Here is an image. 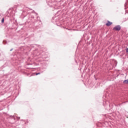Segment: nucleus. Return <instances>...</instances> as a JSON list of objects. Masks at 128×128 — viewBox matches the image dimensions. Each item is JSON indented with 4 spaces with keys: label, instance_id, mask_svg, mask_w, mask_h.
<instances>
[{
    "label": "nucleus",
    "instance_id": "7",
    "mask_svg": "<svg viewBox=\"0 0 128 128\" xmlns=\"http://www.w3.org/2000/svg\"><path fill=\"white\" fill-rule=\"evenodd\" d=\"M12 48L10 50V52H12Z\"/></svg>",
    "mask_w": 128,
    "mask_h": 128
},
{
    "label": "nucleus",
    "instance_id": "6",
    "mask_svg": "<svg viewBox=\"0 0 128 128\" xmlns=\"http://www.w3.org/2000/svg\"><path fill=\"white\" fill-rule=\"evenodd\" d=\"M126 52H128V48H126Z\"/></svg>",
    "mask_w": 128,
    "mask_h": 128
},
{
    "label": "nucleus",
    "instance_id": "1",
    "mask_svg": "<svg viewBox=\"0 0 128 128\" xmlns=\"http://www.w3.org/2000/svg\"><path fill=\"white\" fill-rule=\"evenodd\" d=\"M122 27H120V26L118 25L114 28L113 30H116L117 32H120V30H121Z\"/></svg>",
    "mask_w": 128,
    "mask_h": 128
},
{
    "label": "nucleus",
    "instance_id": "4",
    "mask_svg": "<svg viewBox=\"0 0 128 128\" xmlns=\"http://www.w3.org/2000/svg\"><path fill=\"white\" fill-rule=\"evenodd\" d=\"M4 19L3 18L2 20V23H4Z\"/></svg>",
    "mask_w": 128,
    "mask_h": 128
},
{
    "label": "nucleus",
    "instance_id": "5",
    "mask_svg": "<svg viewBox=\"0 0 128 128\" xmlns=\"http://www.w3.org/2000/svg\"><path fill=\"white\" fill-rule=\"evenodd\" d=\"M38 74H40V72H38L36 74V76H38Z\"/></svg>",
    "mask_w": 128,
    "mask_h": 128
},
{
    "label": "nucleus",
    "instance_id": "2",
    "mask_svg": "<svg viewBox=\"0 0 128 128\" xmlns=\"http://www.w3.org/2000/svg\"><path fill=\"white\" fill-rule=\"evenodd\" d=\"M112 22L110 21H108V22L106 24V26H112Z\"/></svg>",
    "mask_w": 128,
    "mask_h": 128
},
{
    "label": "nucleus",
    "instance_id": "3",
    "mask_svg": "<svg viewBox=\"0 0 128 128\" xmlns=\"http://www.w3.org/2000/svg\"><path fill=\"white\" fill-rule=\"evenodd\" d=\"M123 84H128V80H124V82H123Z\"/></svg>",
    "mask_w": 128,
    "mask_h": 128
}]
</instances>
